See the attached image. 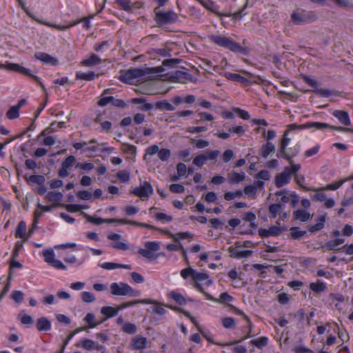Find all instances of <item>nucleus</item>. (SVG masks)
Returning <instances> with one entry per match:
<instances>
[{"instance_id": "obj_1", "label": "nucleus", "mask_w": 353, "mask_h": 353, "mask_svg": "<svg viewBox=\"0 0 353 353\" xmlns=\"http://www.w3.org/2000/svg\"><path fill=\"white\" fill-rule=\"evenodd\" d=\"M162 66L147 68L145 70L140 68H130L121 72L119 79L126 83L134 84L136 81H143L149 74H158L163 72Z\"/></svg>"}, {"instance_id": "obj_37", "label": "nucleus", "mask_w": 353, "mask_h": 353, "mask_svg": "<svg viewBox=\"0 0 353 353\" xmlns=\"http://www.w3.org/2000/svg\"><path fill=\"white\" fill-rule=\"evenodd\" d=\"M225 77L228 79H230V80H232V81H238V82H240V83H248V82L247 79H245V77H241V75L237 74L231 73V72H226L225 74Z\"/></svg>"}, {"instance_id": "obj_39", "label": "nucleus", "mask_w": 353, "mask_h": 353, "mask_svg": "<svg viewBox=\"0 0 353 353\" xmlns=\"http://www.w3.org/2000/svg\"><path fill=\"white\" fill-rule=\"evenodd\" d=\"M62 198L63 194L59 192H49L46 195V199L52 202H59Z\"/></svg>"}, {"instance_id": "obj_22", "label": "nucleus", "mask_w": 353, "mask_h": 353, "mask_svg": "<svg viewBox=\"0 0 353 353\" xmlns=\"http://www.w3.org/2000/svg\"><path fill=\"white\" fill-rule=\"evenodd\" d=\"M294 218L301 222H307L312 218V214L306 212L305 210H297L293 213Z\"/></svg>"}, {"instance_id": "obj_14", "label": "nucleus", "mask_w": 353, "mask_h": 353, "mask_svg": "<svg viewBox=\"0 0 353 353\" xmlns=\"http://www.w3.org/2000/svg\"><path fill=\"white\" fill-rule=\"evenodd\" d=\"M35 21L37 22L41 23V24L50 27V28H55V29L59 30H65L66 29H68V28H70L71 27L75 26L76 25H77V24H79V23L81 22V20L79 19V20H76V21H72L68 25L61 26V25H57V24H54V23H50V22H47V21H43L42 20L39 19H35Z\"/></svg>"}, {"instance_id": "obj_6", "label": "nucleus", "mask_w": 353, "mask_h": 353, "mask_svg": "<svg viewBox=\"0 0 353 353\" xmlns=\"http://www.w3.org/2000/svg\"><path fill=\"white\" fill-rule=\"evenodd\" d=\"M288 130H286L283 136V139L280 143V153L283 158L285 159L289 163H292V159L294 157L296 156L299 150L297 149H294L293 151H291L290 149L289 151H287V146L288 145L290 139L287 137Z\"/></svg>"}, {"instance_id": "obj_10", "label": "nucleus", "mask_w": 353, "mask_h": 353, "mask_svg": "<svg viewBox=\"0 0 353 353\" xmlns=\"http://www.w3.org/2000/svg\"><path fill=\"white\" fill-rule=\"evenodd\" d=\"M77 347H81L86 350H96L103 352L104 347L102 345H99L98 343L88 339H83L81 340L77 344Z\"/></svg>"}, {"instance_id": "obj_63", "label": "nucleus", "mask_w": 353, "mask_h": 353, "mask_svg": "<svg viewBox=\"0 0 353 353\" xmlns=\"http://www.w3.org/2000/svg\"><path fill=\"white\" fill-rule=\"evenodd\" d=\"M111 246L113 248L119 250H127L129 248L128 245L126 243L122 242V241H116V242L112 243Z\"/></svg>"}, {"instance_id": "obj_15", "label": "nucleus", "mask_w": 353, "mask_h": 353, "mask_svg": "<svg viewBox=\"0 0 353 353\" xmlns=\"http://www.w3.org/2000/svg\"><path fill=\"white\" fill-rule=\"evenodd\" d=\"M34 57L43 63L50 64L51 65H57L59 63L57 59L45 52H36L34 54Z\"/></svg>"}, {"instance_id": "obj_52", "label": "nucleus", "mask_w": 353, "mask_h": 353, "mask_svg": "<svg viewBox=\"0 0 353 353\" xmlns=\"http://www.w3.org/2000/svg\"><path fill=\"white\" fill-rule=\"evenodd\" d=\"M81 295L83 301L85 303H90L95 301V296L90 292H83Z\"/></svg>"}, {"instance_id": "obj_57", "label": "nucleus", "mask_w": 353, "mask_h": 353, "mask_svg": "<svg viewBox=\"0 0 353 353\" xmlns=\"http://www.w3.org/2000/svg\"><path fill=\"white\" fill-rule=\"evenodd\" d=\"M219 150L206 151L203 155L205 157V161L207 160H215L219 155Z\"/></svg>"}, {"instance_id": "obj_43", "label": "nucleus", "mask_w": 353, "mask_h": 353, "mask_svg": "<svg viewBox=\"0 0 353 353\" xmlns=\"http://www.w3.org/2000/svg\"><path fill=\"white\" fill-rule=\"evenodd\" d=\"M22 267V264L15 261L14 259L12 258L10 262V269H9V274H8V281H10L12 279V269L13 268H21Z\"/></svg>"}, {"instance_id": "obj_38", "label": "nucleus", "mask_w": 353, "mask_h": 353, "mask_svg": "<svg viewBox=\"0 0 353 353\" xmlns=\"http://www.w3.org/2000/svg\"><path fill=\"white\" fill-rule=\"evenodd\" d=\"M310 288L315 292H321L326 289V285L325 283L319 281L316 283H311Z\"/></svg>"}, {"instance_id": "obj_58", "label": "nucleus", "mask_w": 353, "mask_h": 353, "mask_svg": "<svg viewBox=\"0 0 353 353\" xmlns=\"http://www.w3.org/2000/svg\"><path fill=\"white\" fill-rule=\"evenodd\" d=\"M116 3L125 11L132 10V3L130 0H116Z\"/></svg>"}, {"instance_id": "obj_26", "label": "nucleus", "mask_w": 353, "mask_h": 353, "mask_svg": "<svg viewBox=\"0 0 353 353\" xmlns=\"http://www.w3.org/2000/svg\"><path fill=\"white\" fill-rule=\"evenodd\" d=\"M146 343V338L140 336H136L132 340V346L134 350H141L145 347Z\"/></svg>"}, {"instance_id": "obj_46", "label": "nucleus", "mask_w": 353, "mask_h": 353, "mask_svg": "<svg viewBox=\"0 0 353 353\" xmlns=\"http://www.w3.org/2000/svg\"><path fill=\"white\" fill-rule=\"evenodd\" d=\"M6 117L9 119H15L19 117V109L15 105L12 106L6 112Z\"/></svg>"}, {"instance_id": "obj_2", "label": "nucleus", "mask_w": 353, "mask_h": 353, "mask_svg": "<svg viewBox=\"0 0 353 353\" xmlns=\"http://www.w3.org/2000/svg\"><path fill=\"white\" fill-rule=\"evenodd\" d=\"M209 39L217 46L227 48L234 52L245 53V49L232 39L223 35L210 34Z\"/></svg>"}, {"instance_id": "obj_9", "label": "nucleus", "mask_w": 353, "mask_h": 353, "mask_svg": "<svg viewBox=\"0 0 353 353\" xmlns=\"http://www.w3.org/2000/svg\"><path fill=\"white\" fill-rule=\"evenodd\" d=\"M307 128H314L315 130H323L325 128H330L334 130L344 132V131H351L349 128H345L341 126H334L330 125L325 123H320V122H307L306 123Z\"/></svg>"}, {"instance_id": "obj_40", "label": "nucleus", "mask_w": 353, "mask_h": 353, "mask_svg": "<svg viewBox=\"0 0 353 353\" xmlns=\"http://www.w3.org/2000/svg\"><path fill=\"white\" fill-rule=\"evenodd\" d=\"M290 231V236L293 239H301L306 234L305 231L300 230L297 227L291 228Z\"/></svg>"}, {"instance_id": "obj_32", "label": "nucleus", "mask_w": 353, "mask_h": 353, "mask_svg": "<svg viewBox=\"0 0 353 353\" xmlns=\"http://www.w3.org/2000/svg\"><path fill=\"white\" fill-rule=\"evenodd\" d=\"M83 320L88 323L89 328H94L103 322V321L96 322L95 316L92 313H88Z\"/></svg>"}, {"instance_id": "obj_3", "label": "nucleus", "mask_w": 353, "mask_h": 353, "mask_svg": "<svg viewBox=\"0 0 353 353\" xmlns=\"http://www.w3.org/2000/svg\"><path fill=\"white\" fill-rule=\"evenodd\" d=\"M290 167H285L283 171L275 176L274 181L277 188H280L289 183L292 173L298 172L301 167L300 164H294L293 160L292 163H290Z\"/></svg>"}, {"instance_id": "obj_33", "label": "nucleus", "mask_w": 353, "mask_h": 353, "mask_svg": "<svg viewBox=\"0 0 353 353\" xmlns=\"http://www.w3.org/2000/svg\"><path fill=\"white\" fill-rule=\"evenodd\" d=\"M153 303H149L148 304H153L154 307L153 312L154 314H157L158 315L163 316L166 313V310L163 307L164 305H163L161 303H159L155 300L150 299Z\"/></svg>"}, {"instance_id": "obj_8", "label": "nucleus", "mask_w": 353, "mask_h": 353, "mask_svg": "<svg viewBox=\"0 0 353 353\" xmlns=\"http://www.w3.org/2000/svg\"><path fill=\"white\" fill-rule=\"evenodd\" d=\"M131 193L143 199L153 193V188L149 182L144 181L141 185L131 190Z\"/></svg>"}, {"instance_id": "obj_19", "label": "nucleus", "mask_w": 353, "mask_h": 353, "mask_svg": "<svg viewBox=\"0 0 353 353\" xmlns=\"http://www.w3.org/2000/svg\"><path fill=\"white\" fill-rule=\"evenodd\" d=\"M84 216L88 221H89L92 223H94L95 225H100V224H102L104 223H116L118 221V219H102L100 217L92 216L88 214H85Z\"/></svg>"}, {"instance_id": "obj_42", "label": "nucleus", "mask_w": 353, "mask_h": 353, "mask_svg": "<svg viewBox=\"0 0 353 353\" xmlns=\"http://www.w3.org/2000/svg\"><path fill=\"white\" fill-rule=\"evenodd\" d=\"M157 155L159 159L163 161H165L170 157L171 151L168 148L159 149Z\"/></svg>"}, {"instance_id": "obj_28", "label": "nucleus", "mask_w": 353, "mask_h": 353, "mask_svg": "<svg viewBox=\"0 0 353 353\" xmlns=\"http://www.w3.org/2000/svg\"><path fill=\"white\" fill-rule=\"evenodd\" d=\"M344 242V239L339 238L327 241L325 243V247L329 250H339L342 249L339 248V246L343 244Z\"/></svg>"}, {"instance_id": "obj_54", "label": "nucleus", "mask_w": 353, "mask_h": 353, "mask_svg": "<svg viewBox=\"0 0 353 353\" xmlns=\"http://www.w3.org/2000/svg\"><path fill=\"white\" fill-rule=\"evenodd\" d=\"M282 208L281 204H272L269 207V212L272 214V218H276L278 213Z\"/></svg>"}, {"instance_id": "obj_7", "label": "nucleus", "mask_w": 353, "mask_h": 353, "mask_svg": "<svg viewBox=\"0 0 353 353\" xmlns=\"http://www.w3.org/2000/svg\"><path fill=\"white\" fill-rule=\"evenodd\" d=\"M145 249L140 248L138 253L148 259H152L154 256L153 252L160 249V244L156 241H148L145 243Z\"/></svg>"}, {"instance_id": "obj_45", "label": "nucleus", "mask_w": 353, "mask_h": 353, "mask_svg": "<svg viewBox=\"0 0 353 353\" xmlns=\"http://www.w3.org/2000/svg\"><path fill=\"white\" fill-rule=\"evenodd\" d=\"M243 196V192L241 190H236L235 192H226L223 196L226 201H231L236 197H241Z\"/></svg>"}, {"instance_id": "obj_47", "label": "nucleus", "mask_w": 353, "mask_h": 353, "mask_svg": "<svg viewBox=\"0 0 353 353\" xmlns=\"http://www.w3.org/2000/svg\"><path fill=\"white\" fill-rule=\"evenodd\" d=\"M110 91L109 89H106L103 92V94H102V97L101 99L98 102V105H100V106H105L108 103L112 102V100H113V97H103L104 95H105L107 93H108Z\"/></svg>"}, {"instance_id": "obj_23", "label": "nucleus", "mask_w": 353, "mask_h": 353, "mask_svg": "<svg viewBox=\"0 0 353 353\" xmlns=\"http://www.w3.org/2000/svg\"><path fill=\"white\" fill-rule=\"evenodd\" d=\"M36 327L37 329L40 332L48 331L51 329V323L47 318L41 317L37 319Z\"/></svg>"}, {"instance_id": "obj_5", "label": "nucleus", "mask_w": 353, "mask_h": 353, "mask_svg": "<svg viewBox=\"0 0 353 353\" xmlns=\"http://www.w3.org/2000/svg\"><path fill=\"white\" fill-rule=\"evenodd\" d=\"M155 18L154 20L159 26H162L165 24H171L178 20V14L174 11L169 10L163 12L159 10L158 8L154 9Z\"/></svg>"}, {"instance_id": "obj_49", "label": "nucleus", "mask_w": 353, "mask_h": 353, "mask_svg": "<svg viewBox=\"0 0 353 353\" xmlns=\"http://www.w3.org/2000/svg\"><path fill=\"white\" fill-rule=\"evenodd\" d=\"M275 194L276 196H281V201L283 203H287L290 201V194H289V192L286 190L277 191Z\"/></svg>"}, {"instance_id": "obj_44", "label": "nucleus", "mask_w": 353, "mask_h": 353, "mask_svg": "<svg viewBox=\"0 0 353 353\" xmlns=\"http://www.w3.org/2000/svg\"><path fill=\"white\" fill-rule=\"evenodd\" d=\"M76 161V159L74 156L70 155L65 158L61 163V165L63 168L70 170V168L74 165Z\"/></svg>"}, {"instance_id": "obj_27", "label": "nucleus", "mask_w": 353, "mask_h": 353, "mask_svg": "<svg viewBox=\"0 0 353 353\" xmlns=\"http://www.w3.org/2000/svg\"><path fill=\"white\" fill-rule=\"evenodd\" d=\"M119 311L117 308L111 306H104L101 309V313L105 316L102 321L106 320L108 318H111L117 315Z\"/></svg>"}, {"instance_id": "obj_18", "label": "nucleus", "mask_w": 353, "mask_h": 353, "mask_svg": "<svg viewBox=\"0 0 353 353\" xmlns=\"http://www.w3.org/2000/svg\"><path fill=\"white\" fill-rule=\"evenodd\" d=\"M245 175L243 172L238 173L235 171H232L228 174V179L230 183L236 184L245 180Z\"/></svg>"}, {"instance_id": "obj_17", "label": "nucleus", "mask_w": 353, "mask_h": 353, "mask_svg": "<svg viewBox=\"0 0 353 353\" xmlns=\"http://www.w3.org/2000/svg\"><path fill=\"white\" fill-rule=\"evenodd\" d=\"M3 67L2 68H6L9 70H13L16 72H19L23 74H25L26 76H30L31 73L30 70L17 63H7L6 64L3 65Z\"/></svg>"}, {"instance_id": "obj_34", "label": "nucleus", "mask_w": 353, "mask_h": 353, "mask_svg": "<svg viewBox=\"0 0 353 353\" xmlns=\"http://www.w3.org/2000/svg\"><path fill=\"white\" fill-rule=\"evenodd\" d=\"M155 106L159 110H165L168 111H173L175 110V107L166 100L157 102Z\"/></svg>"}, {"instance_id": "obj_36", "label": "nucleus", "mask_w": 353, "mask_h": 353, "mask_svg": "<svg viewBox=\"0 0 353 353\" xmlns=\"http://www.w3.org/2000/svg\"><path fill=\"white\" fill-rule=\"evenodd\" d=\"M168 296L181 305H183L186 303V300L184 296L179 292L172 291L169 293Z\"/></svg>"}, {"instance_id": "obj_30", "label": "nucleus", "mask_w": 353, "mask_h": 353, "mask_svg": "<svg viewBox=\"0 0 353 353\" xmlns=\"http://www.w3.org/2000/svg\"><path fill=\"white\" fill-rule=\"evenodd\" d=\"M190 74L185 71L176 70L172 77L179 83H185L190 77Z\"/></svg>"}, {"instance_id": "obj_55", "label": "nucleus", "mask_w": 353, "mask_h": 353, "mask_svg": "<svg viewBox=\"0 0 353 353\" xmlns=\"http://www.w3.org/2000/svg\"><path fill=\"white\" fill-rule=\"evenodd\" d=\"M208 277L209 276L208 275V274L203 272H196L194 270L192 279L194 280L196 283H198L199 281L207 280Z\"/></svg>"}, {"instance_id": "obj_31", "label": "nucleus", "mask_w": 353, "mask_h": 353, "mask_svg": "<svg viewBox=\"0 0 353 353\" xmlns=\"http://www.w3.org/2000/svg\"><path fill=\"white\" fill-rule=\"evenodd\" d=\"M166 234L169 235L174 241H178L179 239H185L188 238H192L193 234L188 232H178L175 234L170 233L169 231H165L164 232Z\"/></svg>"}, {"instance_id": "obj_64", "label": "nucleus", "mask_w": 353, "mask_h": 353, "mask_svg": "<svg viewBox=\"0 0 353 353\" xmlns=\"http://www.w3.org/2000/svg\"><path fill=\"white\" fill-rule=\"evenodd\" d=\"M222 323L223 325L227 329L232 328L235 325L234 319L231 317L224 318L222 320Z\"/></svg>"}, {"instance_id": "obj_50", "label": "nucleus", "mask_w": 353, "mask_h": 353, "mask_svg": "<svg viewBox=\"0 0 353 353\" xmlns=\"http://www.w3.org/2000/svg\"><path fill=\"white\" fill-rule=\"evenodd\" d=\"M222 160L224 163H228L235 157L234 152L232 150H226L222 154Z\"/></svg>"}, {"instance_id": "obj_62", "label": "nucleus", "mask_w": 353, "mask_h": 353, "mask_svg": "<svg viewBox=\"0 0 353 353\" xmlns=\"http://www.w3.org/2000/svg\"><path fill=\"white\" fill-rule=\"evenodd\" d=\"M155 218L161 222H170L172 220V217L170 215H168L165 213H157L155 214Z\"/></svg>"}, {"instance_id": "obj_13", "label": "nucleus", "mask_w": 353, "mask_h": 353, "mask_svg": "<svg viewBox=\"0 0 353 353\" xmlns=\"http://www.w3.org/2000/svg\"><path fill=\"white\" fill-rule=\"evenodd\" d=\"M230 256L232 258L242 259L248 258L252 254L251 250H242L239 247H230L228 249Z\"/></svg>"}, {"instance_id": "obj_60", "label": "nucleus", "mask_w": 353, "mask_h": 353, "mask_svg": "<svg viewBox=\"0 0 353 353\" xmlns=\"http://www.w3.org/2000/svg\"><path fill=\"white\" fill-rule=\"evenodd\" d=\"M169 189L173 193H182L185 191L184 186L177 183L170 185Z\"/></svg>"}, {"instance_id": "obj_29", "label": "nucleus", "mask_w": 353, "mask_h": 353, "mask_svg": "<svg viewBox=\"0 0 353 353\" xmlns=\"http://www.w3.org/2000/svg\"><path fill=\"white\" fill-rule=\"evenodd\" d=\"M101 59L97 55L92 54L87 59L83 60L81 64L84 66L92 67L96 65H99L101 63Z\"/></svg>"}, {"instance_id": "obj_53", "label": "nucleus", "mask_w": 353, "mask_h": 353, "mask_svg": "<svg viewBox=\"0 0 353 353\" xmlns=\"http://www.w3.org/2000/svg\"><path fill=\"white\" fill-rule=\"evenodd\" d=\"M122 330L127 334H132L137 332V327L133 323H124Z\"/></svg>"}, {"instance_id": "obj_61", "label": "nucleus", "mask_w": 353, "mask_h": 353, "mask_svg": "<svg viewBox=\"0 0 353 353\" xmlns=\"http://www.w3.org/2000/svg\"><path fill=\"white\" fill-rule=\"evenodd\" d=\"M75 167L76 168H80L84 171H90V170H92L94 166V164L92 163H77L76 165H75Z\"/></svg>"}, {"instance_id": "obj_24", "label": "nucleus", "mask_w": 353, "mask_h": 353, "mask_svg": "<svg viewBox=\"0 0 353 353\" xmlns=\"http://www.w3.org/2000/svg\"><path fill=\"white\" fill-rule=\"evenodd\" d=\"M153 303V301H152L150 299H138V300L130 301L128 302L123 303L121 305H119V306H117V310L119 312L120 310H121L123 309H125L128 307L134 306L139 303L146 304V303Z\"/></svg>"}, {"instance_id": "obj_41", "label": "nucleus", "mask_w": 353, "mask_h": 353, "mask_svg": "<svg viewBox=\"0 0 353 353\" xmlns=\"http://www.w3.org/2000/svg\"><path fill=\"white\" fill-rule=\"evenodd\" d=\"M77 79L85 80V81H92L95 77V74L94 72H77L76 74Z\"/></svg>"}, {"instance_id": "obj_21", "label": "nucleus", "mask_w": 353, "mask_h": 353, "mask_svg": "<svg viewBox=\"0 0 353 353\" xmlns=\"http://www.w3.org/2000/svg\"><path fill=\"white\" fill-rule=\"evenodd\" d=\"M275 152V145L271 143L268 142L263 145L259 150V154L265 159Z\"/></svg>"}, {"instance_id": "obj_51", "label": "nucleus", "mask_w": 353, "mask_h": 353, "mask_svg": "<svg viewBox=\"0 0 353 353\" xmlns=\"http://www.w3.org/2000/svg\"><path fill=\"white\" fill-rule=\"evenodd\" d=\"M117 176L122 183H127L130 180V172L127 170L119 171L117 174Z\"/></svg>"}, {"instance_id": "obj_4", "label": "nucleus", "mask_w": 353, "mask_h": 353, "mask_svg": "<svg viewBox=\"0 0 353 353\" xmlns=\"http://www.w3.org/2000/svg\"><path fill=\"white\" fill-rule=\"evenodd\" d=\"M110 290L112 296H138L140 294L138 290L132 289L128 283L123 282L112 283Z\"/></svg>"}, {"instance_id": "obj_20", "label": "nucleus", "mask_w": 353, "mask_h": 353, "mask_svg": "<svg viewBox=\"0 0 353 353\" xmlns=\"http://www.w3.org/2000/svg\"><path fill=\"white\" fill-rule=\"evenodd\" d=\"M326 221V214H323L317 219V223L314 225H308V231L313 233L322 230Z\"/></svg>"}, {"instance_id": "obj_12", "label": "nucleus", "mask_w": 353, "mask_h": 353, "mask_svg": "<svg viewBox=\"0 0 353 353\" xmlns=\"http://www.w3.org/2000/svg\"><path fill=\"white\" fill-rule=\"evenodd\" d=\"M281 229L276 225L271 226L268 229L259 228L258 231L259 235L262 238L278 236L281 234Z\"/></svg>"}, {"instance_id": "obj_56", "label": "nucleus", "mask_w": 353, "mask_h": 353, "mask_svg": "<svg viewBox=\"0 0 353 353\" xmlns=\"http://www.w3.org/2000/svg\"><path fill=\"white\" fill-rule=\"evenodd\" d=\"M43 254L45 258L46 262L50 265L55 260L54 254L52 250H45L43 251Z\"/></svg>"}, {"instance_id": "obj_16", "label": "nucleus", "mask_w": 353, "mask_h": 353, "mask_svg": "<svg viewBox=\"0 0 353 353\" xmlns=\"http://www.w3.org/2000/svg\"><path fill=\"white\" fill-rule=\"evenodd\" d=\"M332 115L337 118L339 122L346 126L351 125V121L349 117V114L347 112L343 110H334L332 112Z\"/></svg>"}, {"instance_id": "obj_25", "label": "nucleus", "mask_w": 353, "mask_h": 353, "mask_svg": "<svg viewBox=\"0 0 353 353\" xmlns=\"http://www.w3.org/2000/svg\"><path fill=\"white\" fill-rule=\"evenodd\" d=\"M101 268L105 270H114L117 268H123L127 270H130L131 267L129 265H123L117 263H112V262H105L103 263H101L99 265Z\"/></svg>"}, {"instance_id": "obj_35", "label": "nucleus", "mask_w": 353, "mask_h": 353, "mask_svg": "<svg viewBox=\"0 0 353 353\" xmlns=\"http://www.w3.org/2000/svg\"><path fill=\"white\" fill-rule=\"evenodd\" d=\"M26 233V223L23 221H21L17 226L15 236L17 238H25Z\"/></svg>"}, {"instance_id": "obj_59", "label": "nucleus", "mask_w": 353, "mask_h": 353, "mask_svg": "<svg viewBox=\"0 0 353 353\" xmlns=\"http://www.w3.org/2000/svg\"><path fill=\"white\" fill-rule=\"evenodd\" d=\"M77 196L81 200H90L92 197V194L88 190H81L77 193Z\"/></svg>"}, {"instance_id": "obj_11", "label": "nucleus", "mask_w": 353, "mask_h": 353, "mask_svg": "<svg viewBox=\"0 0 353 353\" xmlns=\"http://www.w3.org/2000/svg\"><path fill=\"white\" fill-rule=\"evenodd\" d=\"M312 15H313L312 13H305L302 11H297L292 14L291 19L294 23L299 25L310 21Z\"/></svg>"}, {"instance_id": "obj_48", "label": "nucleus", "mask_w": 353, "mask_h": 353, "mask_svg": "<svg viewBox=\"0 0 353 353\" xmlns=\"http://www.w3.org/2000/svg\"><path fill=\"white\" fill-rule=\"evenodd\" d=\"M292 175L294 176V181H296V183L301 187L303 189L305 190H311L310 188H307L305 186L303 185V183L305 181V177L302 174H298L297 172H295V173H292Z\"/></svg>"}]
</instances>
